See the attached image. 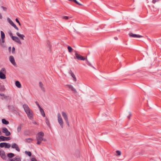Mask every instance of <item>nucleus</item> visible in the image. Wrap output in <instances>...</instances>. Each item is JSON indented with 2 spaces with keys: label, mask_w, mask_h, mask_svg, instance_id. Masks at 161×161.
<instances>
[{
  "label": "nucleus",
  "mask_w": 161,
  "mask_h": 161,
  "mask_svg": "<svg viewBox=\"0 0 161 161\" xmlns=\"http://www.w3.org/2000/svg\"><path fill=\"white\" fill-rule=\"evenodd\" d=\"M23 107L28 118L30 119H33L32 111L30 108L27 104H24L23 105Z\"/></svg>",
  "instance_id": "nucleus-1"
},
{
  "label": "nucleus",
  "mask_w": 161,
  "mask_h": 161,
  "mask_svg": "<svg viewBox=\"0 0 161 161\" xmlns=\"http://www.w3.org/2000/svg\"><path fill=\"white\" fill-rule=\"evenodd\" d=\"M44 136V133L43 132L38 133L36 136V140L37 141L36 144L40 145L42 142V139Z\"/></svg>",
  "instance_id": "nucleus-2"
},
{
  "label": "nucleus",
  "mask_w": 161,
  "mask_h": 161,
  "mask_svg": "<svg viewBox=\"0 0 161 161\" xmlns=\"http://www.w3.org/2000/svg\"><path fill=\"white\" fill-rule=\"evenodd\" d=\"M74 52L75 56L74 57V58L75 59H77L78 60H86V58L78 54L77 51L75 50Z\"/></svg>",
  "instance_id": "nucleus-3"
},
{
  "label": "nucleus",
  "mask_w": 161,
  "mask_h": 161,
  "mask_svg": "<svg viewBox=\"0 0 161 161\" xmlns=\"http://www.w3.org/2000/svg\"><path fill=\"white\" fill-rule=\"evenodd\" d=\"M58 120L59 124L62 128H63L64 122L60 114L58 113Z\"/></svg>",
  "instance_id": "nucleus-4"
},
{
  "label": "nucleus",
  "mask_w": 161,
  "mask_h": 161,
  "mask_svg": "<svg viewBox=\"0 0 161 161\" xmlns=\"http://www.w3.org/2000/svg\"><path fill=\"white\" fill-rule=\"evenodd\" d=\"M62 114L63 117L66 121V123L67 124L68 126H69V125L68 121V116L66 113L64 111H63Z\"/></svg>",
  "instance_id": "nucleus-5"
},
{
  "label": "nucleus",
  "mask_w": 161,
  "mask_h": 161,
  "mask_svg": "<svg viewBox=\"0 0 161 161\" xmlns=\"http://www.w3.org/2000/svg\"><path fill=\"white\" fill-rule=\"evenodd\" d=\"M10 144L9 143L2 142L0 143V147L1 148L5 147V148H9L10 147Z\"/></svg>",
  "instance_id": "nucleus-6"
},
{
  "label": "nucleus",
  "mask_w": 161,
  "mask_h": 161,
  "mask_svg": "<svg viewBox=\"0 0 161 161\" xmlns=\"http://www.w3.org/2000/svg\"><path fill=\"white\" fill-rule=\"evenodd\" d=\"M2 132L5 134V136H9L10 134V132L7 129L6 127L2 128Z\"/></svg>",
  "instance_id": "nucleus-7"
},
{
  "label": "nucleus",
  "mask_w": 161,
  "mask_h": 161,
  "mask_svg": "<svg viewBox=\"0 0 161 161\" xmlns=\"http://www.w3.org/2000/svg\"><path fill=\"white\" fill-rule=\"evenodd\" d=\"M66 87L69 88L71 91L74 92L76 93L77 92L76 89L71 85H66Z\"/></svg>",
  "instance_id": "nucleus-8"
},
{
  "label": "nucleus",
  "mask_w": 161,
  "mask_h": 161,
  "mask_svg": "<svg viewBox=\"0 0 161 161\" xmlns=\"http://www.w3.org/2000/svg\"><path fill=\"white\" fill-rule=\"evenodd\" d=\"M0 156L3 159H6V156L5 152L3 150H0Z\"/></svg>",
  "instance_id": "nucleus-9"
},
{
  "label": "nucleus",
  "mask_w": 161,
  "mask_h": 161,
  "mask_svg": "<svg viewBox=\"0 0 161 161\" xmlns=\"http://www.w3.org/2000/svg\"><path fill=\"white\" fill-rule=\"evenodd\" d=\"M12 40L19 44H22L21 42H20L19 38L18 37L16 36H13Z\"/></svg>",
  "instance_id": "nucleus-10"
},
{
  "label": "nucleus",
  "mask_w": 161,
  "mask_h": 161,
  "mask_svg": "<svg viewBox=\"0 0 161 161\" xmlns=\"http://www.w3.org/2000/svg\"><path fill=\"white\" fill-rule=\"evenodd\" d=\"M9 60L11 63L14 66H15L16 64L15 61V60L14 57L12 56H10L9 57Z\"/></svg>",
  "instance_id": "nucleus-11"
},
{
  "label": "nucleus",
  "mask_w": 161,
  "mask_h": 161,
  "mask_svg": "<svg viewBox=\"0 0 161 161\" xmlns=\"http://www.w3.org/2000/svg\"><path fill=\"white\" fill-rule=\"evenodd\" d=\"M12 148L15 149L18 152H19L20 150L18 147V146L15 143H14L11 146Z\"/></svg>",
  "instance_id": "nucleus-12"
},
{
  "label": "nucleus",
  "mask_w": 161,
  "mask_h": 161,
  "mask_svg": "<svg viewBox=\"0 0 161 161\" xmlns=\"http://www.w3.org/2000/svg\"><path fill=\"white\" fill-rule=\"evenodd\" d=\"M8 161H21V159L19 157L17 156L12 159H9Z\"/></svg>",
  "instance_id": "nucleus-13"
},
{
  "label": "nucleus",
  "mask_w": 161,
  "mask_h": 161,
  "mask_svg": "<svg viewBox=\"0 0 161 161\" xmlns=\"http://www.w3.org/2000/svg\"><path fill=\"white\" fill-rule=\"evenodd\" d=\"M69 74L73 78V79H74L73 80L75 81H76V77H75V75L73 73L72 70H70L69 71Z\"/></svg>",
  "instance_id": "nucleus-14"
},
{
  "label": "nucleus",
  "mask_w": 161,
  "mask_h": 161,
  "mask_svg": "<svg viewBox=\"0 0 161 161\" xmlns=\"http://www.w3.org/2000/svg\"><path fill=\"white\" fill-rule=\"evenodd\" d=\"M1 141H4L9 140L10 138V137H6L3 136H1Z\"/></svg>",
  "instance_id": "nucleus-15"
},
{
  "label": "nucleus",
  "mask_w": 161,
  "mask_h": 161,
  "mask_svg": "<svg viewBox=\"0 0 161 161\" xmlns=\"http://www.w3.org/2000/svg\"><path fill=\"white\" fill-rule=\"evenodd\" d=\"M131 37H134V38H141L142 37H143L142 36L139 35H137L135 34H133L131 33Z\"/></svg>",
  "instance_id": "nucleus-16"
},
{
  "label": "nucleus",
  "mask_w": 161,
  "mask_h": 161,
  "mask_svg": "<svg viewBox=\"0 0 161 161\" xmlns=\"http://www.w3.org/2000/svg\"><path fill=\"white\" fill-rule=\"evenodd\" d=\"M6 78V75L4 74L2 72H0V78L3 79H5Z\"/></svg>",
  "instance_id": "nucleus-17"
},
{
  "label": "nucleus",
  "mask_w": 161,
  "mask_h": 161,
  "mask_svg": "<svg viewBox=\"0 0 161 161\" xmlns=\"http://www.w3.org/2000/svg\"><path fill=\"white\" fill-rule=\"evenodd\" d=\"M2 100H9L11 99V97L8 96H5L2 98Z\"/></svg>",
  "instance_id": "nucleus-18"
},
{
  "label": "nucleus",
  "mask_w": 161,
  "mask_h": 161,
  "mask_svg": "<svg viewBox=\"0 0 161 161\" xmlns=\"http://www.w3.org/2000/svg\"><path fill=\"white\" fill-rule=\"evenodd\" d=\"M16 35L19 36L22 40H24V38L25 37V36L23 34H20L19 32L16 33Z\"/></svg>",
  "instance_id": "nucleus-19"
},
{
  "label": "nucleus",
  "mask_w": 161,
  "mask_h": 161,
  "mask_svg": "<svg viewBox=\"0 0 161 161\" xmlns=\"http://www.w3.org/2000/svg\"><path fill=\"white\" fill-rule=\"evenodd\" d=\"M15 84L16 86L18 88H20L21 87V85L20 82L18 81H16Z\"/></svg>",
  "instance_id": "nucleus-20"
},
{
  "label": "nucleus",
  "mask_w": 161,
  "mask_h": 161,
  "mask_svg": "<svg viewBox=\"0 0 161 161\" xmlns=\"http://www.w3.org/2000/svg\"><path fill=\"white\" fill-rule=\"evenodd\" d=\"M39 109H40V112L41 113L42 115V116H43V117H45V112H44L43 110V109L41 108H39Z\"/></svg>",
  "instance_id": "nucleus-21"
},
{
  "label": "nucleus",
  "mask_w": 161,
  "mask_h": 161,
  "mask_svg": "<svg viewBox=\"0 0 161 161\" xmlns=\"http://www.w3.org/2000/svg\"><path fill=\"white\" fill-rule=\"evenodd\" d=\"M2 122L3 124L5 125H8L9 123V122L4 119H2Z\"/></svg>",
  "instance_id": "nucleus-22"
},
{
  "label": "nucleus",
  "mask_w": 161,
  "mask_h": 161,
  "mask_svg": "<svg viewBox=\"0 0 161 161\" xmlns=\"http://www.w3.org/2000/svg\"><path fill=\"white\" fill-rule=\"evenodd\" d=\"M33 139L31 138H28L27 139H26L25 140V142L27 143H30L31 142L33 141Z\"/></svg>",
  "instance_id": "nucleus-23"
},
{
  "label": "nucleus",
  "mask_w": 161,
  "mask_h": 161,
  "mask_svg": "<svg viewBox=\"0 0 161 161\" xmlns=\"http://www.w3.org/2000/svg\"><path fill=\"white\" fill-rule=\"evenodd\" d=\"M7 156L9 158H12L14 156V153H8Z\"/></svg>",
  "instance_id": "nucleus-24"
},
{
  "label": "nucleus",
  "mask_w": 161,
  "mask_h": 161,
  "mask_svg": "<svg viewBox=\"0 0 161 161\" xmlns=\"http://www.w3.org/2000/svg\"><path fill=\"white\" fill-rule=\"evenodd\" d=\"M1 38H5V35L4 33L2 31H1Z\"/></svg>",
  "instance_id": "nucleus-25"
},
{
  "label": "nucleus",
  "mask_w": 161,
  "mask_h": 161,
  "mask_svg": "<svg viewBox=\"0 0 161 161\" xmlns=\"http://www.w3.org/2000/svg\"><path fill=\"white\" fill-rule=\"evenodd\" d=\"M45 120H46V124H47V125L48 126L50 127V124L49 122V121L47 117H46Z\"/></svg>",
  "instance_id": "nucleus-26"
},
{
  "label": "nucleus",
  "mask_w": 161,
  "mask_h": 161,
  "mask_svg": "<svg viewBox=\"0 0 161 161\" xmlns=\"http://www.w3.org/2000/svg\"><path fill=\"white\" fill-rule=\"evenodd\" d=\"M68 49L69 53H71L73 50V48L70 46L68 47Z\"/></svg>",
  "instance_id": "nucleus-27"
},
{
  "label": "nucleus",
  "mask_w": 161,
  "mask_h": 161,
  "mask_svg": "<svg viewBox=\"0 0 161 161\" xmlns=\"http://www.w3.org/2000/svg\"><path fill=\"white\" fill-rule=\"evenodd\" d=\"M9 23L12 25L13 26L14 24V22L9 18L8 19Z\"/></svg>",
  "instance_id": "nucleus-28"
},
{
  "label": "nucleus",
  "mask_w": 161,
  "mask_h": 161,
  "mask_svg": "<svg viewBox=\"0 0 161 161\" xmlns=\"http://www.w3.org/2000/svg\"><path fill=\"white\" fill-rule=\"evenodd\" d=\"M25 153L29 156H31V152L25 151Z\"/></svg>",
  "instance_id": "nucleus-29"
},
{
  "label": "nucleus",
  "mask_w": 161,
  "mask_h": 161,
  "mask_svg": "<svg viewBox=\"0 0 161 161\" xmlns=\"http://www.w3.org/2000/svg\"><path fill=\"white\" fill-rule=\"evenodd\" d=\"M21 125L20 124L17 127V131L18 132H19L21 130Z\"/></svg>",
  "instance_id": "nucleus-30"
},
{
  "label": "nucleus",
  "mask_w": 161,
  "mask_h": 161,
  "mask_svg": "<svg viewBox=\"0 0 161 161\" xmlns=\"http://www.w3.org/2000/svg\"><path fill=\"white\" fill-rule=\"evenodd\" d=\"M116 153L117 154V155L118 156L120 155L121 154V151H119V150L117 151H116Z\"/></svg>",
  "instance_id": "nucleus-31"
},
{
  "label": "nucleus",
  "mask_w": 161,
  "mask_h": 161,
  "mask_svg": "<svg viewBox=\"0 0 161 161\" xmlns=\"http://www.w3.org/2000/svg\"><path fill=\"white\" fill-rule=\"evenodd\" d=\"M62 18L65 20H67L69 19V17L68 16H64L62 17Z\"/></svg>",
  "instance_id": "nucleus-32"
},
{
  "label": "nucleus",
  "mask_w": 161,
  "mask_h": 161,
  "mask_svg": "<svg viewBox=\"0 0 161 161\" xmlns=\"http://www.w3.org/2000/svg\"><path fill=\"white\" fill-rule=\"evenodd\" d=\"M86 64L87 65L90 66L91 65V64L89 62V61L87 60V57L86 58Z\"/></svg>",
  "instance_id": "nucleus-33"
},
{
  "label": "nucleus",
  "mask_w": 161,
  "mask_h": 161,
  "mask_svg": "<svg viewBox=\"0 0 161 161\" xmlns=\"http://www.w3.org/2000/svg\"><path fill=\"white\" fill-rule=\"evenodd\" d=\"M0 72H3L4 73H6V72L5 68H2L1 69V71Z\"/></svg>",
  "instance_id": "nucleus-34"
},
{
  "label": "nucleus",
  "mask_w": 161,
  "mask_h": 161,
  "mask_svg": "<svg viewBox=\"0 0 161 161\" xmlns=\"http://www.w3.org/2000/svg\"><path fill=\"white\" fill-rule=\"evenodd\" d=\"M39 86L41 87V88L43 87V84L42 83V82H40L39 83Z\"/></svg>",
  "instance_id": "nucleus-35"
},
{
  "label": "nucleus",
  "mask_w": 161,
  "mask_h": 161,
  "mask_svg": "<svg viewBox=\"0 0 161 161\" xmlns=\"http://www.w3.org/2000/svg\"><path fill=\"white\" fill-rule=\"evenodd\" d=\"M12 26H13L17 30H19L18 28L16 26V25L15 24H14Z\"/></svg>",
  "instance_id": "nucleus-36"
},
{
  "label": "nucleus",
  "mask_w": 161,
  "mask_h": 161,
  "mask_svg": "<svg viewBox=\"0 0 161 161\" xmlns=\"http://www.w3.org/2000/svg\"><path fill=\"white\" fill-rule=\"evenodd\" d=\"M15 21L17 22L19 24V25H21V24L17 18H16L15 19Z\"/></svg>",
  "instance_id": "nucleus-37"
},
{
  "label": "nucleus",
  "mask_w": 161,
  "mask_h": 161,
  "mask_svg": "<svg viewBox=\"0 0 161 161\" xmlns=\"http://www.w3.org/2000/svg\"><path fill=\"white\" fill-rule=\"evenodd\" d=\"M159 1V0H153L152 1V3H155L156 2H158Z\"/></svg>",
  "instance_id": "nucleus-38"
},
{
  "label": "nucleus",
  "mask_w": 161,
  "mask_h": 161,
  "mask_svg": "<svg viewBox=\"0 0 161 161\" xmlns=\"http://www.w3.org/2000/svg\"><path fill=\"white\" fill-rule=\"evenodd\" d=\"M35 103L39 108H41V107H40V105H39V104L37 102V101Z\"/></svg>",
  "instance_id": "nucleus-39"
},
{
  "label": "nucleus",
  "mask_w": 161,
  "mask_h": 161,
  "mask_svg": "<svg viewBox=\"0 0 161 161\" xmlns=\"http://www.w3.org/2000/svg\"><path fill=\"white\" fill-rule=\"evenodd\" d=\"M9 36L11 37L12 38V37L14 36H13V34H12V33L11 31H10L9 33Z\"/></svg>",
  "instance_id": "nucleus-40"
},
{
  "label": "nucleus",
  "mask_w": 161,
  "mask_h": 161,
  "mask_svg": "<svg viewBox=\"0 0 161 161\" xmlns=\"http://www.w3.org/2000/svg\"><path fill=\"white\" fill-rule=\"evenodd\" d=\"M15 48L14 47H12V53H14V51H15Z\"/></svg>",
  "instance_id": "nucleus-41"
},
{
  "label": "nucleus",
  "mask_w": 161,
  "mask_h": 161,
  "mask_svg": "<svg viewBox=\"0 0 161 161\" xmlns=\"http://www.w3.org/2000/svg\"><path fill=\"white\" fill-rule=\"evenodd\" d=\"M1 7L3 8V10L5 11H6L7 8L5 7H4L3 6H2Z\"/></svg>",
  "instance_id": "nucleus-42"
},
{
  "label": "nucleus",
  "mask_w": 161,
  "mask_h": 161,
  "mask_svg": "<svg viewBox=\"0 0 161 161\" xmlns=\"http://www.w3.org/2000/svg\"><path fill=\"white\" fill-rule=\"evenodd\" d=\"M31 161H37L35 158H33L31 159Z\"/></svg>",
  "instance_id": "nucleus-43"
},
{
  "label": "nucleus",
  "mask_w": 161,
  "mask_h": 161,
  "mask_svg": "<svg viewBox=\"0 0 161 161\" xmlns=\"http://www.w3.org/2000/svg\"><path fill=\"white\" fill-rule=\"evenodd\" d=\"M1 40L2 43L5 42V38H1Z\"/></svg>",
  "instance_id": "nucleus-44"
},
{
  "label": "nucleus",
  "mask_w": 161,
  "mask_h": 161,
  "mask_svg": "<svg viewBox=\"0 0 161 161\" xmlns=\"http://www.w3.org/2000/svg\"><path fill=\"white\" fill-rule=\"evenodd\" d=\"M5 96V95H4V94H2V93H0V96H1V97H4V96Z\"/></svg>",
  "instance_id": "nucleus-45"
},
{
  "label": "nucleus",
  "mask_w": 161,
  "mask_h": 161,
  "mask_svg": "<svg viewBox=\"0 0 161 161\" xmlns=\"http://www.w3.org/2000/svg\"><path fill=\"white\" fill-rule=\"evenodd\" d=\"M42 141H43L44 142H46L47 141V140L45 138H44L43 137L42 139Z\"/></svg>",
  "instance_id": "nucleus-46"
},
{
  "label": "nucleus",
  "mask_w": 161,
  "mask_h": 161,
  "mask_svg": "<svg viewBox=\"0 0 161 161\" xmlns=\"http://www.w3.org/2000/svg\"><path fill=\"white\" fill-rule=\"evenodd\" d=\"M41 88L42 91H43L44 92H45V88L43 87Z\"/></svg>",
  "instance_id": "nucleus-47"
},
{
  "label": "nucleus",
  "mask_w": 161,
  "mask_h": 161,
  "mask_svg": "<svg viewBox=\"0 0 161 161\" xmlns=\"http://www.w3.org/2000/svg\"><path fill=\"white\" fill-rule=\"evenodd\" d=\"M131 116V113H130L129 116L128 117V119H130V116Z\"/></svg>",
  "instance_id": "nucleus-48"
},
{
  "label": "nucleus",
  "mask_w": 161,
  "mask_h": 161,
  "mask_svg": "<svg viewBox=\"0 0 161 161\" xmlns=\"http://www.w3.org/2000/svg\"><path fill=\"white\" fill-rule=\"evenodd\" d=\"M2 17L1 14L0 13V19H2Z\"/></svg>",
  "instance_id": "nucleus-49"
},
{
  "label": "nucleus",
  "mask_w": 161,
  "mask_h": 161,
  "mask_svg": "<svg viewBox=\"0 0 161 161\" xmlns=\"http://www.w3.org/2000/svg\"><path fill=\"white\" fill-rule=\"evenodd\" d=\"M114 39L115 40H118V38L117 37H114Z\"/></svg>",
  "instance_id": "nucleus-50"
},
{
  "label": "nucleus",
  "mask_w": 161,
  "mask_h": 161,
  "mask_svg": "<svg viewBox=\"0 0 161 161\" xmlns=\"http://www.w3.org/2000/svg\"><path fill=\"white\" fill-rule=\"evenodd\" d=\"M11 47H9L8 48L9 50L10 51H11Z\"/></svg>",
  "instance_id": "nucleus-51"
},
{
  "label": "nucleus",
  "mask_w": 161,
  "mask_h": 161,
  "mask_svg": "<svg viewBox=\"0 0 161 161\" xmlns=\"http://www.w3.org/2000/svg\"><path fill=\"white\" fill-rule=\"evenodd\" d=\"M129 36H130L131 37V32L129 33Z\"/></svg>",
  "instance_id": "nucleus-52"
},
{
  "label": "nucleus",
  "mask_w": 161,
  "mask_h": 161,
  "mask_svg": "<svg viewBox=\"0 0 161 161\" xmlns=\"http://www.w3.org/2000/svg\"><path fill=\"white\" fill-rule=\"evenodd\" d=\"M1 136H0V142L1 141Z\"/></svg>",
  "instance_id": "nucleus-53"
},
{
  "label": "nucleus",
  "mask_w": 161,
  "mask_h": 161,
  "mask_svg": "<svg viewBox=\"0 0 161 161\" xmlns=\"http://www.w3.org/2000/svg\"><path fill=\"white\" fill-rule=\"evenodd\" d=\"M50 44V42H48V44Z\"/></svg>",
  "instance_id": "nucleus-54"
}]
</instances>
